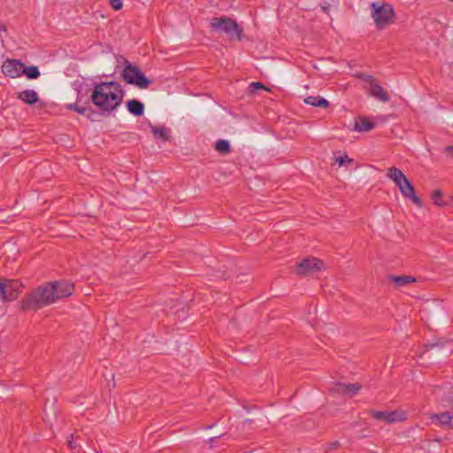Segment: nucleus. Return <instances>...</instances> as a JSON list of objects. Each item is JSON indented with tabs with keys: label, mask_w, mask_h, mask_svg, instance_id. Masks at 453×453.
Instances as JSON below:
<instances>
[{
	"label": "nucleus",
	"mask_w": 453,
	"mask_h": 453,
	"mask_svg": "<svg viewBox=\"0 0 453 453\" xmlns=\"http://www.w3.org/2000/svg\"><path fill=\"white\" fill-rule=\"evenodd\" d=\"M123 96V90L119 82L107 81L95 85L91 101L100 110L111 112L121 104Z\"/></svg>",
	"instance_id": "nucleus-1"
},
{
	"label": "nucleus",
	"mask_w": 453,
	"mask_h": 453,
	"mask_svg": "<svg viewBox=\"0 0 453 453\" xmlns=\"http://www.w3.org/2000/svg\"><path fill=\"white\" fill-rule=\"evenodd\" d=\"M56 302L54 288L50 283L43 284L27 294L21 301L23 311H37Z\"/></svg>",
	"instance_id": "nucleus-2"
},
{
	"label": "nucleus",
	"mask_w": 453,
	"mask_h": 453,
	"mask_svg": "<svg viewBox=\"0 0 453 453\" xmlns=\"http://www.w3.org/2000/svg\"><path fill=\"white\" fill-rule=\"evenodd\" d=\"M387 177L395 184L404 198L409 199L418 207L423 206L421 199L416 195L413 185L402 170L395 166H391L387 171Z\"/></svg>",
	"instance_id": "nucleus-3"
},
{
	"label": "nucleus",
	"mask_w": 453,
	"mask_h": 453,
	"mask_svg": "<svg viewBox=\"0 0 453 453\" xmlns=\"http://www.w3.org/2000/svg\"><path fill=\"white\" fill-rule=\"evenodd\" d=\"M210 25L213 31L224 32L231 40L241 41L242 39L243 29L229 17H214L211 19Z\"/></svg>",
	"instance_id": "nucleus-4"
},
{
	"label": "nucleus",
	"mask_w": 453,
	"mask_h": 453,
	"mask_svg": "<svg viewBox=\"0 0 453 453\" xmlns=\"http://www.w3.org/2000/svg\"><path fill=\"white\" fill-rule=\"evenodd\" d=\"M372 17L379 29L394 23L395 11L391 4L376 2L371 4Z\"/></svg>",
	"instance_id": "nucleus-5"
},
{
	"label": "nucleus",
	"mask_w": 453,
	"mask_h": 453,
	"mask_svg": "<svg viewBox=\"0 0 453 453\" xmlns=\"http://www.w3.org/2000/svg\"><path fill=\"white\" fill-rule=\"evenodd\" d=\"M125 63L126 65L122 73V78L127 84L134 85L140 88H146L152 83V81L148 79L139 67L132 65L127 59H125Z\"/></svg>",
	"instance_id": "nucleus-6"
},
{
	"label": "nucleus",
	"mask_w": 453,
	"mask_h": 453,
	"mask_svg": "<svg viewBox=\"0 0 453 453\" xmlns=\"http://www.w3.org/2000/svg\"><path fill=\"white\" fill-rule=\"evenodd\" d=\"M22 284L15 280H0V298L4 302L16 299L21 292Z\"/></svg>",
	"instance_id": "nucleus-7"
},
{
	"label": "nucleus",
	"mask_w": 453,
	"mask_h": 453,
	"mask_svg": "<svg viewBox=\"0 0 453 453\" xmlns=\"http://www.w3.org/2000/svg\"><path fill=\"white\" fill-rule=\"evenodd\" d=\"M324 262L315 257H306L297 265L296 273L298 275H308L324 269Z\"/></svg>",
	"instance_id": "nucleus-8"
},
{
	"label": "nucleus",
	"mask_w": 453,
	"mask_h": 453,
	"mask_svg": "<svg viewBox=\"0 0 453 453\" xmlns=\"http://www.w3.org/2000/svg\"><path fill=\"white\" fill-rule=\"evenodd\" d=\"M23 63L18 59H7L2 65L3 73L10 78H18L22 75Z\"/></svg>",
	"instance_id": "nucleus-9"
},
{
	"label": "nucleus",
	"mask_w": 453,
	"mask_h": 453,
	"mask_svg": "<svg viewBox=\"0 0 453 453\" xmlns=\"http://www.w3.org/2000/svg\"><path fill=\"white\" fill-rule=\"evenodd\" d=\"M54 288V296L56 301L70 296L74 289V284L69 281H55L50 282Z\"/></svg>",
	"instance_id": "nucleus-10"
},
{
	"label": "nucleus",
	"mask_w": 453,
	"mask_h": 453,
	"mask_svg": "<svg viewBox=\"0 0 453 453\" xmlns=\"http://www.w3.org/2000/svg\"><path fill=\"white\" fill-rule=\"evenodd\" d=\"M361 388V385L358 383L344 384L336 383L333 388L332 391L337 394L349 395L350 396L355 395L358 393Z\"/></svg>",
	"instance_id": "nucleus-11"
},
{
	"label": "nucleus",
	"mask_w": 453,
	"mask_h": 453,
	"mask_svg": "<svg viewBox=\"0 0 453 453\" xmlns=\"http://www.w3.org/2000/svg\"><path fill=\"white\" fill-rule=\"evenodd\" d=\"M369 93L372 96L375 97L380 102L387 103L389 101L388 92L381 87V85L375 81L372 83L369 88Z\"/></svg>",
	"instance_id": "nucleus-12"
},
{
	"label": "nucleus",
	"mask_w": 453,
	"mask_h": 453,
	"mask_svg": "<svg viewBox=\"0 0 453 453\" xmlns=\"http://www.w3.org/2000/svg\"><path fill=\"white\" fill-rule=\"evenodd\" d=\"M369 414L375 419L385 421L386 423L391 424L396 420V412L395 411H379L374 410H370Z\"/></svg>",
	"instance_id": "nucleus-13"
},
{
	"label": "nucleus",
	"mask_w": 453,
	"mask_h": 453,
	"mask_svg": "<svg viewBox=\"0 0 453 453\" xmlns=\"http://www.w3.org/2000/svg\"><path fill=\"white\" fill-rule=\"evenodd\" d=\"M388 280L395 283L397 288H401L417 281V279L411 275H388Z\"/></svg>",
	"instance_id": "nucleus-14"
},
{
	"label": "nucleus",
	"mask_w": 453,
	"mask_h": 453,
	"mask_svg": "<svg viewBox=\"0 0 453 453\" xmlns=\"http://www.w3.org/2000/svg\"><path fill=\"white\" fill-rule=\"evenodd\" d=\"M17 97L27 104L32 105L38 102V94L33 89H25L19 92Z\"/></svg>",
	"instance_id": "nucleus-15"
},
{
	"label": "nucleus",
	"mask_w": 453,
	"mask_h": 453,
	"mask_svg": "<svg viewBox=\"0 0 453 453\" xmlns=\"http://www.w3.org/2000/svg\"><path fill=\"white\" fill-rule=\"evenodd\" d=\"M128 111L134 116H142L144 112V104L136 99H131L127 102Z\"/></svg>",
	"instance_id": "nucleus-16"
},
{
	"label": "nucleus",
	"mask_w": 453,
	"mask_h": 453,
	"mask_svg": "<svg viewBox=\"0 0 453 453\" xmlns=\"http://www.w3.org/2000/svg\"><path fill=\"white\" fill-rule=\"evenodd\" d=\"M304 103L307 104H310L311 106H315V107H319V108H327L329 106V102L319 96H307L305 99H304Z\"/></svg>",
	"instance_id": "nucleus-17"
},
{
	"label": "nucleus",
	"mask_w": 453,
	"mask_h": 453,
	"mask_svg": "<svg viewBox=\"0 0 453 453\" xmlns=\"http://www.w3.org/2000/svg\"><path fill=\"white\" fill-rule=\"evenodd\" d=\"M374 123L365 118H360L355 123L354 130L357 132H369L374 127Z\"/></svg>",
	"instance_id": "nucleus-18"
},
{
	"label": "nucleus",
	"mask_w": 453,
	"mask_h": 453,
	"mask_svg": "<svg viewBox=\"0 0 453 453\" xmlns=\"http://www.w3.org/2000/svg\"><path fill=\"white\" fill-rule=\"evenodd\" d=\"M150 127L152 134L157 139L162 140L163 142H166L170 139V136L167 134L166 129L164 127H156L150 123Z\"/></svg>",
	"instance_id": "nucleus-19"
},
{
	"label": "nucleus",
	"mask_w": 453,
	"mask_h": 453,
	"mask_svg": "<svg viewBox=\"0 0 453 453\" xmlns=\"http://www.w3.org/2000/svg\"><path fill=\"white\" fill-rule=\"evenodd\" d=\"M22 75H26L30 80H35L40 77L41 73L35 65L25 66L23 65Z\"/></svg>",
	"instance_id": "nucleus-20"
},
{
	"label": "nucleus",
	"mask_w": 453,
	"mask_h": 453,
	"mask_svg": "<svg viewBox=\"0 0 453 453\" xmlns=\"http://www.w3.org/2000/svg\"><path fill=\"white\" fill-rule=\"evenodd\" d=\"M434 418L441 425L448 426L449 428H452L453 414L449 415V412H441L440 414H436Z\"/></svg>",
	"instance_id": "nucleus-21"
},
{
	"label": "nucleus",
	"mask_w": 453,
	"mask_h": 453,
	"mask_svg": "<svg viewBox=\"0 0 453 453\" xmlns=\"http://www.w3.org/2000/svg\"><path fill=\"white\" fill-rule=\"evenodd\" d=\"M215 150L220 154H227L230 152V143L226 140H219L215 144Z\"/></svg>",
	"instance_id": "nucleus-22"
},
{
	"label": "nucleus",
	"mask_w": 453,
	"mask_h": 453,
	"mask_svg": "<svg viewBox=\"0 0 453 453\" xmlns=\"http://www.w3.org/2000/svg\"><path fill=\"white\" fill-rule=\"evenodd\" d=\"M431 198L434 203L439 207H443L446 205V203L442 198V193L440 189L434 190L431 196Z\"/></svg>",
	"instance_id": "nucleus-23"
},
{
	"label": "nucleus",
	"mask_w": 453,
	"mask_h": 453,
	"mask_svg": "<svg viewBox=\"0 0 453 453\" xmlns=\"http://www.w3.org/2000/svg\"><path fill=\"white\" fill-rule=\"evenodd\" d=\"M355 76L360 80L369 82L370 86L372 85V82H374L376 81V79H374L372 75L363 73H358L355 74Z\"/></svg>",
	"instance_id": "nucleus-24"
},
{
	"label": "nucleus",
	"mask_w": 453,
	"mask_h": 453,
	"mask_svg": "<svg viewBox=\"0 0 453 453\" xmlns=\"http://www.w3.org/2000/svg\"><path fill=\"white\" fill-rule=\"evenodd\" d=\"M68 109L73 110L78 113L84 114L86 111V108L81 105H78L77 104H71L67 106Z\"/></svg>",
	"instance_id": "nucleus-25"
},
{
	"label": "nucleus",
	"mask_w": 453,
	"mask_h": 453,
	"mask_svg": "<svg viewBox=\"0 0 453 453\" xmlns=\"http://www.w3.org/2000/svg\"><path fill=\"white\" fill-rule=\"evenodd\" d=\"M110 4L115 11L120 10L123 6L122 0H110Z\"/></svg>",
	"instance_id": "nucleus-26"
},
{
	"label": "nucleus",
	"mask_w": 453,
	"mask_h": 453,
	"mask_svg": "<svg viewBox=\"0 0 453 453\" xmlns=\"http://www.w3.org/2000/svg\"><path fill=\"white\" fill-rule=\"evenodd\" d=\"M68 446L71 449H78L77 443L74 441V435L71 434L70 439L68 440Z\"/></svg>",
	"instance_id": "nucleus-27"
},
{
	"label": "nucleus",
	"mask_w": 453,
	"mask_h": 453,
	"mask_svg": "<svg viewBox=\"0 0 453 453\" xmlns=\"http://www.w3.org/2000/svg\"><path fill=\"white\" fill-rule=\"evenodd\" d=\"M336 161L339 163L340 165H342L345 162H352V159L349 158L347 155L344 157H340L336 158Z\"/></svg>",
	"instance_id": "nucleus-28"
},
{
	"label": "nucleus",
	"mask_w": 453,
	"mask_h": 453,
	"mask_svg": "<svg viewBox=\"0 0 453 453\" xmlns=\"http://www.w3.org/2000/svg\"><path fill=\"white\" fill-rule=\"evenodd\" d=\"M250 86L254 88H264L267 90V88L261 82H252Z\"/></svg>",
	"instance_id": "nucleus-29"
},
{
	"label": "nucleus",
	"mask_w": 453,
	"mask_h": 453,
	"mask_svg": "<svg viewBox=\"0 0 453 453\" xmlns=\"http://www.w3.org/2000/svg\"><path fill=\"white\" fill-rule=\"evenodd\" d=\"M445 151L453 157V146H448L445 148Z\"/></svg>",
	"instance_id": "nucleus-30"
},
{
	"label": "nucleus",
	"mask_w": 453,
	"mask_h": 453,
	"mask_svg": "<svg viewBox=\"0 0 453 453\" xmlns=\"http://www.w3.org/2000/svg\"><path fill=\"white\" fill-rule=\"evenodd\" d=\"M0 30H1V31H4V32H5V31H6V27H5V25H4V24L0 23Z\"/></svg>",
	"instance_id": "nucleus-31"
}]
</instances>
